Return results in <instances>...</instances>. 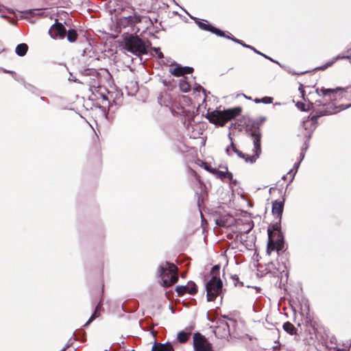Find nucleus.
<instances>
[{
	"label": "nucleus",
	"mask_w": 351,
	"mask_h": 351,
	"mask_svg": "<svg viewBox=\"0 0 351 351\" xmlns=\"http://www.w3.org/2000/svg\"><path fill=\"white\" fill-rule=\"evenodd\" d=\"M276 221L270 223L267 228L268 241L267 245V253L270 254L271 252L276 251L279 255L285 250V241L284 234L282 231L281 221L276 219Z\"/></svg>",
	"instance_id": "f257e3e1"
},
{
	"label": "nucleus",
	"mask_w": 351,
	"mask_h": 351,
	"mask_svg": "<svg viewBox=\"0 0 351 351\" xmlns=\"http://www.w3.org/2000/svg\"><path fill=\"white\" fill-rule=\"evenodd\" d=\"M158 275L161 280V285L165 288L172 286L178 280V268L169 261H165L158 266Z\"/></svg>",
	"instance_id": "f03ea898"
},
{
	"label": "nucleus",
	"mask_w": 351,
	"mask_h": 351,
	"mask_svg": "<svg viewBox=\"0 0 351 351\" xmlns=\"http://www.w3.org/2000/svg\"><path fill=\"white\" fill-rule=\"evenodd\" d=\"M241 112L242 108L240 106L230 108L223 110H215L210 114L208 113L206 118L210 123L223 126L228 121L239 116Z\"/></svg>",
	"instance_id": "7ed1b4c3"
},
{
	"label": "nucleus",
	"mask_w": 351,
	"mask_h": 351,
	"mask_svg": "<svg viewBox=\"0 0 351 351\" xmlns=\"http://www.w3.org/2000/svg\"><path fill=\"white\" fill-rule=\"evenodd\" d=\"M267 120L266 117L261 116L258 120H250V125L247 130L248 134L252 138L253 145H255V151L256 156H260L262 152L261 149V138L262 133L261 131V125Z\"/></svg>",
	"instance_id": "20e7f679"
},
{
	"label": "nucleus",
	"mask_w": 351,
	"mask_h": 351,
	"mask_svg": "<svg viewBox=\"0 0 351 351\" xmlns=\"http://www.w3.org/2000/svg\"><path fill=\"white\" fill-rule=\"evenodd\" d=\"M123 48L134 55L145 54L147 48L145 41L138 36L128 34L123 38Z\"/></svg>",
	"instance_id": "39448f33"
},
{
	"label": "nucleus",
	"mask_w": 351,
	"mask_h": 351,
	"mask_svg": "<svg viewBox=\"0 0 351 351\" xmlns=\"http://www.w3.org/2000/svg\"><path fill=\"white\" fill-rule=\"evenodd\" d=\"M236 323L234 319L221 315V317L217 320V326L213 330L215 336L220 339L228 338L230 335L231 324L234 326Z\"/></svg>",
	"instance_id": "423d86ee"
},
{
	"label": "nucleus",
	"mask_w": 351,
	"mask_h": 351,
	"mask_svg": "<svg viewBox=\"0 0 351 351\" xmlns=\"http://www.w3.org/2000/svg\"><path fill=\"white\" fill-rule=\"evenodd\" d=\"M206 300L213 301L223 292V282L221 279L210 278L205 283Z\"/></svg>",
	"instance_id": "0eeeda50"
},
{
	"label": "nucleus",
	"mask_w": 351,
	"mask_h": 351,
	"mask_svg": "<svg viewBox=\"0 0 351 351\" xmlns=\"http://www.w3.org/2000/svg\"><path fill=\"white\" fill-rule=\"evenodd\" d=\"M347 88L336 87L335 88H326L324 87L316 88L315 93L318 96L323 97L328 101H337L343 97V94L347 92Z\"/></svg>",
	"instance_id": "6e6552de"
},
{
	"label": "nucleus",
	"mask_w": 351,
	"mask_h": 351,
	"mask_svg": "<svg viewBox=\"0 0 351 351\" xmlns=\"http://www.w3.org/2000/svg\"><path fill=\"white\" fill-rule=\"evenodd\" d=\"M193 351H215L212 343L199 332L193 335Z\"/></svg>",
	"instance_id": "1a4fd4ad"
},
{
	"label": "nucleus",
	"mask_w": 351,
	"mask_h": 351,
	"mask_svg": "<svg viewBox=\"0 0 351 351\" xmlns=\"http://www.w3.org/2000/svg\"><path fill=\"white\" fill-rule=\"evenodd\" d=\"M143 16L134 12L132 15L122 16L116 21L117 27L119 28H126L132 27L142 21Z\"/></svg>",
	"instance_id": "9d476101"
},
{
	"label": "nucleus",
	"mask_w": 351,
	"mask_h": 351,
	"mask_svg": "<svg viewBox=\"0 0 351 351\" xmlns=\"http://www.w3.org/2000/svg\"><path fill=\"white\" fill-rule=\"evenodd\" d=\"M331 112H332V110H326L324 111H317L315 114L311 113L308 115V118L311 119V123L310 131H308V134L305 136L306 141L309 142V140L311 138L312 134L317 128L318 119L323 116L331 115Z\"/></svg>",
	"instance_id": "9b49d317"
},
{
	"label": "nucleus",
	"mask_w": 351,
	"mask_h": 351,
	"mask_svg": "<svg viewBox=\"0 0 351 351\" xmlns=\"http://www.w3.org/2000/svg\"><path fill=\"white\" fill-rule=\"evenodd\" d=\"M66 32V29L64 25L56 20L55 23L49 29V34L53 39H62L65 37Z\"/></svg>",
	"instance_id": "f8f14e48"
},
{
	"label": "nucleus",
	"mask_w": 351,
	"mask_h": 351,
	"mask_svg": "<svg viewBox=\"0 0 351 351\" xmlns=\"http://www.w3.org/2000/svg\"><path fill=\"white\" fill-rule=\"evenodd\" d=\"M175 291L178 296L180 297L185 293L193 295L197 292V286L193 281H189L186 285H177L175 287Z\"/></svg>",
	"instance_id": "ddd939ff"
},
{
	"label": "nucleus",
	"mask_w": 351,
	"mask_h": 351,
	"mask_svg": "<svg viewBox=\"0 0 351 351\" xmlns=\"http://www.w3.org/2000/svg\"><path fill=\"white\" fill-rule=\"evenodd\" d=\"M171 65H174L175 68L170 69L169 72L175 77H180L185 74H191L194 71L193 67L188 66H183L175 61L171 63Z\"/></svg>",
	"instance_id": "4468645a"
},
{
	"label": "nucleus",
	"mask_w": 351,
	"mask_h": 351,
	"mask_svg": "<svg viewBox=\"0 0 351 351\" xmlns=\"http://www.w3.org/2000/svg\"><path fill=\"white\" fill-rule=\"evenodd\" d=\"M285 198L282 197V200H274L272 202L271 212L274 215L275 219H279L282 220V213L284 210Z\"/></svg>",
	"instance_id": "2eb2a0df"
},
{
	"label": "nucleus",
	"mask_w": 351,
	"mask_h": 351,
	"mask_svg": "<svg viewBox=\"0 0 351 351\" xmlns=\"http://www.w3.org/2000/svg\"><path fill=\"white\" fill-rule=\"evenodd\" d=\"M313 104H314V108L319 107V106H323L324 108L323 110H317V111H324L326 110H332V112H331V114L337 113V111H335L336 108H337V107H335V101H328V99H324V100L317 99V100H315V101L314 103L313 102ZM315 112H317V110ZM312 113L315 114L316 112H315V113L312 112Z\"/></svg>",
	"instance_id": "dca6fc26"
},
{
	"label": "nucleus",
	"mask_w": 351,
	"mask_h": 351,
	"mask_svg": "<svg viewBox=\"0 0 351 351\" xmlns=\"http://www.w3.org/2000/svg\"><path fill=\"white\" fill-rule=\"evenodd\" d=\"M99 87H94L95 90L97 91L98 95H99V97L101 99V102L103 105H99L98 108L101 110V112L104 113L106 119L108 121H110V119L108 117V110H106V105L108 106V108L111 106L110 101L108 97L104 93H99V90H97Z\"/></svg>",
	"instance_id": "f3484780"
},
{
	"label": "nucleus",
	"mask_w": 351,
	"mask_h": 351,
	"mask_svg": "<svg viewBox=\"0 0 351 351\" xmlns=\"http://www.w3.org/2000/svg\"><path fill=\"white\" fill-rule=\"evenodd\" d=\"M191 19H193L196 25L202 30H205L212 34L217 30V27L210 23L208 21L204 19H199L195 16H191Z\"/></svg>",
	"instance_id": "a211bd4d"
},
{
	"label": "nucleus",
	"mask_w": 351,
	"mask_h": 351,
	"mask_svg": "<svg viewBox=\"0 0 351 351\" xmlns=\"http://www.w3.org/2000/svg\"><path fill=\"white\" fill-rule=\"evenodd\" d=\"M252 151L254 152L253 155L247 156L244 153H243L241 151L237 149V147H234V152L239 158L244 159L246 162H250V164L254 163L256 161V160L260 157V156H256V153L255 151V145H254V148H253Z\"/></svg>",
	"instance_id": "6ab92c4d"
},
{
	"label": "nucleus",
	"mask_w": 351,
	"mask_h": 351,
	"mask_svg": "<svg viewBox=\"0 0 351 351\" xmlns=\"http://www.w3.org/2000/svg\"><path fill=\"white\" fill-rule=\"evenodd\" d=\"M333 64H334V61L330 60V61L327 62L326 64H324V65L317 66V67L313 69L312 71H300V72H296L294 70L289 69L288 70V72L292 75H303V74H305L307 73L313 72L315 71H324L326 69H328V67L332 66Z\"/></svg>",
	"instance_id": "aec40b11"
},
{
	"label": "nucleus",
	"mask_w": 351,
	"mask_h": 351,
	"mask_svg": "<svg viewBox=\"0 0 351 351\" xmlns=\"http://www.w3.org/2000/svg\"><path fill=\"white\" fill-rule=\"evenodd\" d=\"M214 34L217 36L226 38L227 39L231 40L235 43L239 45H243V40L235 38L233 35H232L229 32H225L221 30V29L217 27V30L214 32Z\"/></svg>",
	"instance_id": "412c9836"
},
{
	"label": "nucleus",
	"mask_w": 351,
	"mask_h": 351,
	"mask_svg": "<svg viewBox=\"0 0 351 351\" xmlns=\"http://www.w3.org/2000/svg\"><path fill=\"white\" fill-rule=\"evenodd\" d=\"M152 351H174L173 346L167 341L166 343H158V348L156 347V342L152 348Z\"/></svg>",
	"instance_id": "4be33fe9"
},
{
	"label": "nucleus",
	"mask_w": 351,
	"mask_h": 351,
	"mask_svg": "<svg viewBox=\"0 0 351 351\" xmlns=\"http://www.w3.org/2000/svg\"><path fill=\"white\" fill-rule=\"evenodd\" d=\"M241 46H243V47L245 48H247V49H251L252 51H253L254 53L258 54V55H261L263 57H264L265 58L273 62H275L277 64H278L280 67H282V65L277 60H274L273 58H271V57L264 54L263 53L259 51L258 50H257L255 47H254L253 46H251V45H247L246 43H245L244 42H243V45H241Z\"/></svg>",
	"instance_id": "5701e85b"
},
{
	"label": "nucleus",
	"mask_w": 351,
	"mask_h": 351,
	"mask_svg": "<svg viewBox=\"0 0 351 351\" xmlns=\"http://www.w3.org/2000/svg\"><path fill=\"white\" fill-rule=\"evenodd\" d=\"M21 81L24 88L32 94L37 95L41 93V90L38 88L33 84L26 82L24 79H21Z\"/></svg>",
	"instance_id": "b1692460"
},
{
	"label": "nucleus",
	"mask_w": 351,
	"mask_h": 351,
	"mask_svg": "<svg viewBox=\"0 0 351 351\" xmlns=\"http://www.w3.org/2000/svg\"><path fill=\"white\" fill-rule=\"evenodd\" d=\"M296 107L303 112H308L309 110H314V104L310 100H308L307 105L302 101H298L296 103Z\"/></svg>",
	"instance_id": "393cba45"
},
{
	"label": "nucleus",
	"mask_w": 351,
	"mask_h": 351,
	"mask_svg": "<svg viewBox=\"0 0 351 351\" xmlns=\"http://www.w3.org/2000/svg\"><path fill=\"white\" fill-rule=\"evenodd\" d=\"M28 51V45L26 43H20L16 45L15 48V53L20 57H23L26 55Z\"/></svg>",
	"instance_id": "a878e982"
},
{
	"label": "nucleus",
	"mask_w": 351,
	"mask_h": 351,
	"mask_svg": "<svg viewBox=\"0 0 351 351\" xmlns=\"http://www.w3.org/2000/svg\"><path fill=\"white\" fill-rule=\"evenodd\" d=\"M190 331L181 330L177 335V340L180 343H185L188 341L190 335Z\"/></svg>",
	"instance_id": "bb28decb"
},
{
	"label": "nucleus",
	"mask_w": 351,
	"mask_h": 351,
	"mask_svg": "<svg viewBox=\"0 0 351 351\" xmlns=\"http://www.w3.org/2000/svg\"><path fill=\"white\" fill-rule=\"evenodd\" d=\"M179 88L181 92L188 93L191 90V85L186 80V78H182L179 80Z\"/></svg>",
	"instance_id": "cd10ccee"
},
{
	"label": "nucleus",
	"mask_w": 351,
	"mask_h": 351,
	"mask_svg": "<svg viewBox=\"0 0 351 351\" xmlns=\"http://www.w3.org/2000/svg\"><path fill=\"white\" fill-rule=\"evenodd\" d=\"M283 329L287 332L289 333V335H294L296 333V331H297V329L294 326L293 324H292L291 322H285L283 324Z\"/></svg>",
	"instance_id": "c85d7f7f"
},
{
	"label": "nucleus",
	"mask_w": 351,
	"mask_h": 351,
	"mask_svg": "<svg viewBox=\"0 0 351 351\" xmlns=\"http://www.w3.org/2000/svg\"><path fill=\"white\" fill-rule=\"evenodd\" d=\"M220 269H221L220 265L217 264V265H213L212 267L210 272V275L211 276L210 278L220 279V278H219Z\"/></svg>",
	"instance_id": "c756f323"
},
{
	"label": "nucleus",
	"mask_w": 351,
	"mask_h": 351,
	"mask_svg": "<svg viewBox=\"0 0 351 351\" xmlns=\"http://www.w3.org/2000/svg\"><path fill=\"white\" fill-rule=\"evenodd\" d=\"M67 40L70 43H74L77 38V33L75 29H69L66 34Z\"/></svg>",
	"instance_id": "7c9ffc66"
},
{
	"label": "nucleus",
	"mask_w": 351,
	"mask_h": 351,
	"mask_svg": "<svg viewBox=\"0 0 351 351\" xmlns=\"http://www.w3.org/2000/svg\"><path fill=\"white\" fill-rule=\"evenodd\" d=\"M300 163H301V162H300V161H298V162H295V163H294V165H293V168H292L291 170H289V171H288L287 174H291V173H293V175H292L291 178H290V180H289V182L288 184L287 185V186H288L291 182H293V179H294V178H295V174L297 173L298 170V169H299V167H300Z\"/></svg>",
	"instance_id": "2f4dec72"
},
{
	"label": "nucleus",
	"mask_w": 351,
	"mask_h": 351,
	"mask_svg": "<svg viewBox=\"0 0 351 351\" xmlns=\"http://www.w3.org/2000/svg\"><path fill=\"white\" fill-rule=\"evenodd\" d=\"M197 165L200 166L201 167L204 168L206 171H207L209 173H212V171L214 168H213L208 162H204L201 160H197Z\"/></svg>",
	"instance_id": "473e14b6"
},
{
	"label": "nucleus",
	"mask_w": 351,
	"mask_h": 351,
	"mask_svg": "<svg viewBox=\"0 0 351 351\" xmlns=\"http://www.w3.org/2000/svg\"><path fill=\"white\" fill-rule=\"evenodd\" d=\"M211 173L215 175L217 178H219V179L221 180L222 181L224 180V179L226 178V171H219L215 168L213 169Z\"/></svg>",
	"instance_id": "72a5a7b5"
},
{
	"label": "nucleus",
	"mask_w": 351,
	"mask_h": 351,
	"mask_svg": "<svg viewBox=\"0 0 351 351\" xmlns=\"http://www.w3.org/2000/svg\"><path fill=\"white\" fill-rule=\"evenodd\" d=\"M82 73L84 75L97 77L99 74L95 69H86L83 71Z\"/></svg>",
	"instance_id": "f704fd0d"
},
{
	"label": "nucleus",
	"mask_w": 351,
	"mask_h": 351,
	"mask_svg": "<svg viewBox=\"0 0 351 351\" xmlns=\"http://www.w3.org/2000/svg\"><path fill=\"white\" fill-rule=\"evenodd\" d=\"M311 118H308V116L303 120L302 121V126L304 129L306 131H310V126H311Z\"/></svg>",
	"instance_id": "c9c22d12"
},
{
	"label": "nucleus",
	"mask_w": 351,
	"mask_h": 351,
	"mask_svg": "<svg viewBox=\"0 0 351 351\" xmlns=\"http://www.w3.org/2000/svg\"><path fill=\"white\" fill-rule=\"evenodd\" d=\"M232 280L234 282V286L243 287V282L239 280V276L236 274L231 276Z\"/></svg>",
	"instance_id": "e433bc0d"
},
{
	"label": "nucleus",
	"mask_w": 351,
	"mask_h": 351,
	"mask_svg": "<svg viewBox=\"0 0 351 351\" xmlns=\"http://www.w3.org/2000/svg\"><path fill=\"white\" fill-rule=\"evenodd\" d=\"M274 98L271 97L265 96L261 98V103L265 104H270L273 102Z\"/></svg>",
	"instance_id": "4c0bfd02"
},
{
	"label": "nucleus",
	"mask_w": 351,
	"mask_h": 351,
	"mask_svg": "<svg viewBox=\"0 0 351 351\" xmlns=\"http://www.w3.org/2000/svg\"><path fill=\"white\" fill-rule=\"evenodd\" d=\"M152 51L155 52L158 58L162 59L164 58L163 53L161 52L160 49L159 47H153Z\"/></svg>",
	"instance_id": "58836bf2"
},
{
	"label": "nucleus",
	"mask_w": 351,
	"mask_h": 351,
	"mask_svg": "<svg viewBox=\"0 0 351 351\" xmlns=\"http://www.w3.org/2000/svg\"><path fill=\"white\" fill-rule=\"evenodd\" d=\"M343 59H350V56L348 55H337V56H335V58H332V60H331V61H334V64L337 61V60H343Z\"/></svg>",
	"instance_id": "ea45409f"
},
{
	"label": "nucleus",
	"mask_w": 351,
	"mask_h": 351,
	"mask_svg": "<svg viewBox=\"0 0 351 351\" xmlns=\"http://www.w3.org/2000/svg\"><path fill=\"white\" fill-rule=\"evenodd\" d=\"M335 107H337L335 111H337V112L339 111H341V110H346V109L351 107V104H350L348 105L341 104L339 106H337L335 104Z\"/></svg>",
	"instance_id": "a19ab883"
},
{
	"label": "nucleus",
	"mask_w": 351,
	"mask_h": 351,
	"mask_svg": "<svg viewBox=\"0 0 351 351\" xmlns=\"http://www.w3.org/2000/svg\"><path fill=\"white\" fill-rule=\"evenodd\" d=\"M219 318H216L215 315H210L209 313H207V319L209 321V322H216L217 323V320Z\"/></svg>",
	"instance_id": "79ce46f5"
},
{
	"label": "nucleus",
	"mask_w": 351,
	"mask_h": 351,
	"mask_svg": "<svg viewBox=\"0 0 351 351\" xmlns=\"http://www.w3.org/2000/svg\"><path fill=\"white\" fill-rule=\"evenodd\" d=\"M225 169L226 170V178H228L230 180H232V178H233V174L232 172L229 171L228 170V167L226 166L225 167Z\"/></svg>",
	"instance_id": "37998d69"
},
{
	"label": "nucleus",
	"mask_w": 351,
	"mask_h": 351,
	"mask_svg": "<svg viewBox=\"0 0 351 351\" xmlns=\"http://www.w3.org/2000/svg\"><path fill=\"white\" fill-rule=\"evenodd\" d=\"M5 73H11L12 75V76L14 77V80L20 83H21V79H23V77H14V75H16V73L14 71H5Z\"/></svg>",
	"instance_id": "c03bdc74"
},
{
	"label": "nucleus",
	"mask_w": 351,
	"mask_h": 351,
	"mask_svg": "<svg viewBox=\"0 0 351 351\" xmlns=\"http://www.w3.org/2000/svg\"><path fill=\"white\" fill-rule=\"evenodd\" d=\"M308 147H309V142L305 141L302 148H301V151L306 152V150L308 149Z\"/></svg>",
	"instance_id": "a18cd8bd"
},
{
	"label": "nucleus",
	"mask_w": 351,
	"mask_h": 351,
	"mask_svg": "<svg viewBox=\"0 0 351 351\" xmlns=\"http://www.w3.org/2000/svg\"><path fill=\"white\" fill-rule=\"evenodd\" d=\"M99 316V313H97L96 312H93V313L89 317L88 320H90V322H93Z\"/></svg>",
	"instance_id": "49530a36"
},
{
	"label": "nucleus",
	"mask_w": 351,
	"mask_h": 351,
	"mask_svg": "<svg viewBox=\"0 0 351 351\" xmlns=\"http://www.w3.org/2000/svg\"><path fill=\"white\" fill-rule=\"evenodd\" d=\"M73 345V342L71 339L69 340L67 343L62 348V351H66L69 348H70Z\"/></svg>",
	"instance_id": "de8ad7c7"
},
{
	"label": "nucleus",
	"mask_w": 351,
	"mask_h": 351,
	"mask_svg": "<svg viewBox=\"0 0 351 351\" xmlns=\"http://www.w3.org/2000/svg\"><path fill=\"white\" fill-rule=\"evenodd\" d=\"M299 91L300 92L301 95H302V97L303 98V99L304 101H306L305 98H304V88H303V86L302 84H300V86H299V88H298Z\"/></svg>",
	"instance_id": "09e8293b"
},
{
	"label": "nucleus",
	"mask_w": 351,
	"mask_h": 351,
	"mask_svg": "<svg viewBox=\"0 0 351 351\" xmlns=\"http://www.w3.org/2000/svg\"><path fill=\"white\" fill-rule=\"evenodd\" d=\"M228 138H229V139H230V141H231V142H230V146H229V147H231V148H232V151L234 152V147H236V146H235V145L234 144V143L232 142V137H231V134H230V133H229V134H228Z\"/></svg>",
	"instance_id": "8fccbe9b"
},
{
	"label": "nucleus",
	"mask_w": 351,
	"mask_h": 351,
	"mask_svg": "<svg viewBox=\"0 0 351 351\" xmlns=\"http://www.w3.org/2000/svg\"><path fill=\"white\" fill-rule=\"evenodd\" d=\"M350 347H351V343L349 344L347 349H341V348H335V351H349Z\"/></svg>",
	"instance_id": "3c124183"
},
{
	"label": "nucleus",
	"mask_w": 351,
	"mask_h": 351,
	"mask_svg": "<svg viewBox=\"0 0 351 351\" xmlns=\"http://www.w3.org/2000/svg\"><path fill=\"white\" fill-rule=\"evenodd\" d=\"M305 153L303 151H300V160L299 161L302 162V160L304 158V156H305Z\"/></svg>",
	"instance_id": "603ef678"
},
{
	"label": "nucleus",
	"mask_w": 351,
	"mask_h": 351,
	"mask_svg": "<svg viewBox=\"0 0 351 351\" xmlns=\"http://www.w3.org/2000/svg\"><path fill=\"white\" fill-rule=\"evenodd\" d=\"M35 11H36V10H34V9H30V10H25V11H21V12L32 14V13H34Z\"/></svg>",
	"instance_id": "864d4df0"
},
{
	"label": "nucleus",
	"mask_w": 351,
	"mask_h": 351,
	"mask_svg": "<svg viewBox=\"0 0 351 351\" xmlns=\"http://www.w3.org/2000/svg\"><path fill=\"white\" fill-rule=\"evenodd\" d=\"M230 184L236 186L238 184V181L232 178V180H230Z\"/></svg>",
	"instance_id": "5fc2aeb1"
},
{
	"label": "nucleus",
	"mask_w": 351,
	"mask_h": 351,
	"mask_svg": "<svg viewBox=\"0 0 351 351\" xmlns=\"http://www.w3.org/2000/svg\"><path fill=\"white\" fill-rule=\"evenodd\" d=\"M101 301H100L97 305L95 306V311L94 312H96L101 308Z\"/></svg>",
	"instance_id": "6e6d98bb"
},
{
	"label": "nucleus",
	"mask_w": 351,
	"mask_h": 351,
	"mask_svg": "<svg viewBox=\"0 0 351 351\" xmlns=\"http://www.w3.org/2000/svg\"><path fill=\"white\" fill-rule=\"evenodd\" d=\"M40 99L41 101H45L47 104H49V100H48V99H47V98H46L45 97H43V96H41V97H40Z\"/></svg>",
	"instance_id": "4d7b16f0"
},
{
	"label": "nucleus",
	"mask_w": 351,
	"mask_h": 351,
	"mask_svg": "<svg viewBox=\"0 0 351 351\" xmlns=\"http://www.w3.org/2000/svg\"><path fill=\"white\" fill-rule=\"evenodd\" d=\"M69 80L74 82L80 83V82L78 81V80L76 77H72V78L69 77Z\"/></svg>",
	"instance_id": "13d9d810"
},
{
	"label": "nucleus",
	"mask_w": 351,
	"mask_h": 351,
	"mask_svg": "<svg viewBox=\"0 0 351 351\" xmlns=\"http://www.w3.org/2000/svg\"><path fill=\"white\" fill-rule=\"evenodd\" d=\"M254 101L256 103V104H260L261 103V98H255L254 99Z\"/></svg>",
	"instance_id": "bf43d9fd"
},
{
	"label": "nucleus",
	"mask_w": 351,
	"mask_h": 351,
	"mask_svg": "<svg viewBox=\"0 0 351 351\" xmlns=\"http://www.w3.org/2000/svg\"><path fill=\"white\" fill-rule=\"evenodd\" d=\"M190 171H191L192 175H193L195 177V178L197 179V173L194 170H193L192 169H191Z\"/></svg>",
	"instance_id": "052dcab7"
},
{
	"label": "nucleus",
	"mask_w": 351,
	"mask_h": 351,
	"mask_svg": "<svg viewBox=\"0 0 351 351\" xmlns=\"http://www.w3.org/2000/svg\"><path fill=\"white\" fill-rule=\"evenodd\" d=\"M197 88L201 89V90H202V92H203L204 94H206V90H205V89L202 86H200V85H197Z\"/></svg>",
	"instance_id": "680f3d73"
},
{
	"label": "nucleus",
	"mask_w": 351,
	"mask_h": 351,
	"mask_svg": "<svg viewBox=\"0 0 351 351\" xmlns=\"http://www.w3.org/2000/svg\"><path fill=\"white\" fill-rule=\"evenodd\" d=\"M92 322L88 319V321L84 324V327H88Z\"/></svg>",
	"instance_id": "e2e57ef3"
},
{
	"label": "nucleus",
	"mask_w": 351,
	"mask_h": 351,
	"mask_svg": "<svg viewBox=\"0 0 351 351\" xmlns=\"http://www.w3.org/2000/svg\"><path fill=\"white\" fill-rule=\"evenodd\" d=\"M162 83L165 86H167V85H168V82H167V80H162Z\"/></svg>",
	"instance_id": "0e129e2a"
},
{
	"label": "nucleus",
	"mask_w": 351,
	"mask_h": 351,
	"mask_svg": "<svg viewBox=\"0 0 351 351\" xmlns=\"http://www.w3.org/2000/svg\"><path fill=\"white\" fill-rule=\"evenodd\" d=\"M226 152L228 155H230V147H228L226 149Z\"/></svg>",
	"instance_id": "69168bd1"
},
{
	"label": "nucleus",
	"mask_w": 351,
	"mask_h": 351,
	"mask_svg": "<svg viewBox=\"0 0 351 351\" xmlns=\"http://www.w3.org/2000/svg\"><path fill=\"white\" fill-rule=\"evenodd\" d=\"M8 11L9 13H13L14 12V10L12 9H8Z\"/></svg>",
	"instance_id": "338daca9"
},
{
	"label": "nucleus",
	"mask_w": 351,
	"mask_h": 351,
	"mask_svg": "<svg viewBox=\"0 0 351 351\" xmlns=\"http://www.w3.org/2000/svg\"><path fill=\"white\" fill-rule=\"evenodd\" d=\"M287 175L283 176L282 177V180H285V179L287 178Z\"/></svg>",
	"instance_id": "774afa93"
}]
</instances>
